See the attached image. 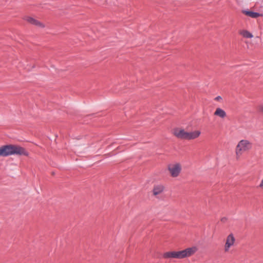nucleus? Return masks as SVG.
I'll return each mask as SVG.
<instances>
[{
  "mask_svg": "<svg viewBox=\"0 0 263 263\" xmlns=\"http://www.w3.org/2000/svg\"><path fill=\"white\" fill-rule=\"evenodd\" d=\"M197 251L196 247H192L179 251H168L163 254V257L165 259H183L192 256Z\"/></svg>",
  "mask_w": 263,
  "mask_h": 263,
  "instance_id": "obj_1",
  "label": "nucleus"
},
{
  "mask_svg": "<svg viewBox=\"0 0 263 263\" xmlns=\"http://www.w3.org/2000/svg\"><path fill=\"white\" fill-rule=\"evenodd\" d=\"M13 155L28 156V153L24 147L16 145L8 144L0 147V157H5Z\"/></svg>",
  "mask_w": 263,
  "mask_h": 263,
  "instance_id": "obj_2",
  "label": "nucleus"
},
{
  "mask_svg": "<svg viewBox=\"0 0 263 263\" xmlns=\"http://www.w3.org/2000/svg\"><path fill=\"white\" fill-rule=\"evenodd\" d=\"M253 143L248 140L242 139L238 142L235 148V154L237 159H238L244 152L252 149Z\"/></svg>",
  "mask_w": 263,
  "mask_h": 263,
  "instance_id": "obj_3",
  "label": "nucleus"
},
{
  "mask_svg": "<svg viewBox=\"0 0 263 263\" xmlns=\"http://www.w3.org/2000/svg\"><path fill=\"white\" fill-rule=\"evenodd\" d=\"M167 168L172 177H177L181 173L182 167L180 163H176L169 164Z\"/></svg>",
  "mask_w": 263,
  "mask_h": 263,
  "instance_id": "obj_4",
  "label": "nucleus"
},
{
  "mask_svg": "<svg viewBox=\"0 0 263 263\" xmlns=\"http://www.w3.org/2000/svg\"><path fill=\"white\" fill-rule=\"evenodd\" d=\"M235 241V238L232 234H229L226 239V242L224 246L225 252H229L230 248L232 247Z\"/></svg>",
  "mask_w": 263,
  "mask_h": 263,
  "instance_id": "obj_5",
  "label": "nucleus"
},
{
  "mask_svg": "<svg viewBox=\"0 0 263 263\" xmlns=\"http://www.w3.org/2000/svg\"><path fill=\"white\" fill-rule=\"evenodd\" d=\"M174 135L178 138L180 139H186L187 132L183 129L175 128L173 132Z\"/></svg>",
  "mask_w": 263,
  "mask_h": 263,
  "instance_id": "obj_6",
  "label": "nucleus"
},
{
  "mask_svg": "<svg viewBox=\"0 0 263 263\" xmlns=\"http://www.w3.org/2000/svg\"><path fill=\"white\" fill-rule=\"evenodd\" d=\"M201 134V132L199 130H194L191 132H187L186 135L187 140H191L195 139L199 137Z\"/></svg>",
  "mask_w": 263,
  "mask_h": 263,
  "instance_id": "obj_7",
  "label": "nucleus"
},
{
  "mask_svg": "<svg viewBox=\"0 0 263 263\" xmlns=\"http://www.w3.org/2000/svg\"><path fill=\"white\" fill-rule=\"evenodd\" d=\"M25 20L29 22V23L36 26L37 27L43 28L45 27L44 25L39 21L29 16H27L25 18Z\"/></svg>",
  "mask_w": 263,
  "mask_h": 263,
  "instance_id": "obj_8",
  "label": "nucleus"
},
{
  "mask_svg": "<svg viewBox=\"0 0 263 263\" xmlns=\"http://www.w3.org/2000/svg\"><path fill=\"white\" fill-rule=\"evenodd\" d=\"M164 190V187L162 184L155 185L153 190V193L154 196H157L161 194Z\"/></svg>",
  "mask_w": 263,
  "mask_h": 263,
  "instance_id": "obj_9",
  "label": "nucleus"
},
{
  "mask_svg": "<svg viewBox=\"0 0 263 263\" xmlns=\"http://www.w3.org/2000/svg\"><path fill=\"white\" fill-rule=\"evenodd\" d=\"M242 12L246 15L250 16L252 18H257L258 17H259L262 15L259 13L255 12L248 11V10H242Z\"/></svg>",
  "mask_w": 263,
  "mask_h": 263,
  "instance_id": "obj_10",
  "label": "nucleus"
},
{
  "mask_svg": "<svg viewBox=\"0 0 263 263\" xmlns=\"http://www.w3.org/2000/svg\"><path fill=\"white\" fill-rule=\"evenodd\" d=\"M238 33L244 38L251 39L253 37V35L252 33L246 29L240 30H239Z\"/></svg>",
  "mask_w": 263,
  "mask_h": 263,
  "instance_id": "obj_11",
  "label": "nucleus"
},
{
  "mask_svg": "<svg viewBox=\"0 0 263 263\" xmlns=\"http://www.w3.org/2000/svg\"><path fill=\"white\" fill-rule=\"evenodd\" d=\"M214 116L219 117L221 118H224L227 116L226 111L221 108H217L214 113Z\"/></svg>",
  "mask_w": 263,
  "mask_h": 263,
  "instance_id": "obj_12",
  "label": "nucleus"
},
{
  "mask_svg": "<svg viewBox=\"0 0 263 263\" xmlns=\"http://www.w3.org/2000/svg\"><path fill=\"white\" fill-rule=\"evenodd\" d=\"M259 109L261 112L263 113V104L259 106Z\"/></svg>",
  "mask_w": 263,
  "mask_h": 263,
  "instance_id": "obj_13",
  "label": "nucleus"
},
{
  "mask_svg": "<svg viewBox=\"0 0 263 263\" xmlns=\"http://www.w3.org/2000/svg\"><path fill=\"white\" fill-rule=\"evenodd\" d=\"M221 99H222V98L220 96H217L215 98V100H216V101H219Z\"/></svg>",
  "mask_w": 263,
  "mask_h": 263,
  "instance_id": "obj_14",
  "label": "nucleus"
},
{
  "mask_svg": "<svg viewBox=\"0 0 263 263\" xmlns=\"http://www.w3.org/2000/svg\"><path fill=\"white\" fill-rule=\"evenodd\" d=\"M227 220V218L226 217H223L221 219V221L222 222H225Z\"/></svg>",
  "mask_w": 263,
  "mask_h": 263,
  "instance_id": "obj_15",
  "label": "nucleus"
}]
</instances>
